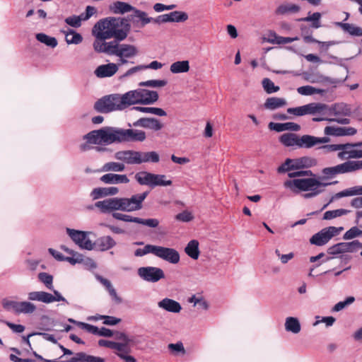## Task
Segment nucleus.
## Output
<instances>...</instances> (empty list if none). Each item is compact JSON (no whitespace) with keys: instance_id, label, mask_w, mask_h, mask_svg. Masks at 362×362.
Instances as JSON below:
<instances>
[{"instance_id":"1","label":"nucleus","mask_w":362,"mask_h":362,"mask_svg":"<svg viewBox=\"0 0 362 362\" xmlns=\"http://www.w3.org/2000/svg\"><path fill=\"white\" fill-rule=\"evenodd\" d=\"M361 170L362 160H346L335 166L323 168L322 177L313 176L303 179L287 180L284 181V187L295 194L308 192L304 194V197L310 199L322 194L325 187L332 184L324 182L323 180L334 178L339 174L350 173Z\"/></svg>"},{"instance_id":"2","label":"nucleus","mask_w":362,"mask_h":362,"mask_svg":"<svg viewBox=\"0 0 362 362\" xmlns=\"http://www.w3.org/2000/svg\"><path fill=\"white\" fill-rule=\"evenodd\" d=\"M28 300L17 301L4 298L1 301L3 308L7 311H12L17 315H30L37 310L36 305L32 301L41 302L45 304L62 301L68 304L66 299L58 291H54V294L43 291H34L28 293Z\"/></svg>"},{"instance_id":"3","label":"nucleus","mask_w":362,"mask_h":362,"mask_svg":"<svg viewBox=\"0 0 362 362\" xmlns=\"http://www.w3.org/2000/svg\"><path fill=\"white\" fill-rule=\"evenodd\" d=\"M92 32L98 33L102 38H114L117 42L122 41L128 35L129 25L123 18L109 17L97 22Z\"/></svg>"},{"instance_id":"4","label":"nucleus","mask_w":362,"mask_h":362,"mask_svg":"<svg viewBox=\"0 0 362 362\" xmlns=\"http://www.w3.org/2000/svg\"><path fill=\"white\" fill-rule=\"evenodd\" d=\"M114 158L124 165H139L143 163L159 161V156L155 151L142 152L134 150H122L114 153Z\"/></svg>"},{"instance_id":"5","label":"nucleus","mask_w":362,"mask_h":362,"mask_svg":"<svg viewBox=\"0 0 362 362\" xmlns=\"http://www.w3.org/2000/svg\"><path fill=\"white\" fill-rule=\"evenodd\" d=\"M125 108L135 104L151 105L158 100V93L155 90L137 88L122 94Z\"/></svg>"},{"instance_id":"6","label":"nucleus","mask_w":362,"mask_h":362,"mask_svg":"<svg viewBox=\"0 0 362 362\" xmlns=\"http://www.w3.org/2000/svg\"><path fill=\"white\" fill-rule=\"evenodd\" d=\"M351 107L344 103H335L329 105L328 117H319L313 118L315 122L328 121L334 122L341 124H348L350 119L347 117L351 114Z\"/></svg>"},{"instance_id":"7","label":"nucleus","mask_w":362,"mask_h":362,"mask_svg":"<svg viewBox=\"0 0 362 362\" xmlns=\"http://www.w3.org/2000/svg\"><path fill=\"white\" fill-rule=\"evenodd\" d=\"M122 95L111 94L97 100L94 105L95 110L101 113H108L125 109Z\"/></svg>"},{"instance_id":"8","label":"nucleus","mask_w":362,"mask_h":362,"mask_svg":"<svg viewBox=\"0 0 362 362\" xmlns=\"http://www.w3.org/2000/svg\"><path fill=\"white\" fill-rule=\"evenodd\" d=\"M115 41L112 53L111 56H115L119 59L117 64L123 65L130 62L131 59H134L139 54L138 48L132 44L122 43Z\"/></svg>"},{"instance_id":"9","label":"nucleus","mask_w":362,"mask_h":362,"mask_svg":"<svg viewBox=\"0 0 362 362\" xmlns=\"http://www.w3.org/2000/svg\"><path fill=\"white\" fill-rule=\"evenodd\" d=\"M148 194V192L132 195L131 197H117V211L132 212L142 209L143 202Z\"/></svg>"},{"instance_id":"10","label":"nucleus","mask_w":362,"mask_h":362,"mask_svg":"<svg viewBox=\"0 0 362 362\" xmlns=\"http://www.w3.org/2000/svg\"><path fill=\"white\" fill-rule=\"evenodd\" d=\"M135 179L140 185H148L151 187L172 185V181L166 180L165 175L153 174L146 171L137 173L135 175Z\"/></svg>"},{"instance_id":"11","label":"nucleus","mask_w":362,"mask_h":362,"mask_svg":"<svg viewBox=\"0 0 362 362\" xmlns=\"http://www.w3.org/2000/svg\"><path fill=\"white\" fill-rule=\"evenodd\" d=\"M344 230L343 227L329 226L313 235L310 243L317 246L327 244L333 237L338 235Z\"/></svg>"},{"instance_id":"12","label":"nucleus","mask_w":362,"mask_h":362,"mask_svg":"<svg viewBox=\"0 0 362 362\" xmlns=\"http://www.w3.org/2000/svg\"><path fill=\"white\" fill-rule=\"evenodd\" d=\"M66 231L69 237L80 248L87 250H91L93 249L94 244L88 238V235L90 234L89 232L71 229L69 228H66Z\"/></svg>"},{"instance_id":"13","label":"nucleus","mask_w":362,"mask_h":362,"mask_svg":"<svg viewBox=\"0 0 362 362\" xmlns=\"http://www.w3.org/2000/svg\"><path fill=\"white\" fill-rule=\"evenodd\" d=\"M337 158L341 160L362 158V149L358 148L356 143L339 144Z\"/></svg>"},{"instance_id":"14","label":"nucleus","mask_w":362,"mask_h":362,"mask_svg":"<svg viewBox=\"0 0 362 362\" xmlns=\"http://www.w3.org/2000/svg\"><path fill=\"white\" fill-rule=\"evenodd\" d=\"M279 141L286 147L308 148V134L300 136L293 133H286L279 137Z\"/></svg>"},{"instance_id":"15","label":"nucleus","mask_w":362,"mask_h":362,"mask_svg":"<svg viewBox=\"0 0 362 362\" xmlns=\"http://www.w3.org/2000/svg\"><path fill=\"white\" fill-rule=\"evenodd\" d=\"M83 139L87 141V144L80 146L82 151H86L90 148L88 144L106 146L104 127L90 132L83 136Z\"/></svg>"},{"instance_id":"16","label":"nucleus","mask_w":362,"mask_h":362,"mask_svg":"<svg viewBox=\"0 0 362 362\" xmlns=\"http://www.w3.org/2000/svg\"><path fill=\"white\" fill-rule=\"evenodd\" d=\"M153 255L173 264H177L180 259L179 252L171 247L154 245Z\"/></svg>"},{"instance_id":"17","label":"nucleus","mask_w":362,"mask_h":362,"mask_svg":"<svg viewBox=\"0 0 362 362\" xmlns=\"http://www.w3.org/2000/svg\"><path fill=\"white\" fill-rule=\"evenodd\" d=\"M362 247V243L358 240L352 242H344L335 244L327 249L329 255H338L346 252H354L358 248Z\"/></svg>"},{"instance_id":"18","label":"nucleus","mask_w":362,"mask_h":362,"mask_svg":"<svg viewBox=\"0 0 362 362\" xmlns=\"http://www.w3.org/2000/svg\"><path fill=\"white\" fill-rule=\"evenodd\" d=\"M138 275L144 281L149 282H157L165 276L163 271L155 267H140L138 269Z\"/></svg>"},{"instance_id":"19","label":"nucleus","mask_w":362,"mask_h":362,"mask_svg":"<svg viewBox=\"0 0 362 362\" xmlns=\"http://www.w3.org/2000/svg\"><path fill=\"white\" fill-rule=\"evenodd\" d=\"M189 18L188 14L185 11H174L168 13L160 15L155 18V23H183Z\"/></svg>"},{"instance_id":"20","label":"nucleus","mask_w":362,"mask_h":362,"mask_svg":"<svg viewBox=\"0 0 362 362\" xmlns=\"http://www.w3.org/2000/svg\"><path fill=\"white\" fill-rule=\"evenodd\" d=\"M146 138V133L143 130L120 128V143L142 142Z\"/></svg>"},{"instance_id":"21","label":"nucleus","mask_w":362,"mask_h":362,"mask_svg":"<svg viewBox=\"0 0 362 362\" xmlns=\"http://www.w3.org/2000/svg\"><path fill=\"white\" fill-rule=\"evenodd\" d=\"M93 35L95 37V40L93 42V47L94 50L98 53H105L107 55L111 56L114 45L116 40L110 42H106L107 38H102L98 35V33L92 32Z\"/></svg>"},{"instance_id":"22","label":"nucleus","mask_w":362,"mask_h":362,"mask_svg":"<svg viewBox=\"0 0 362 362\" xmlns=\"http://www.w3.org/2000/svg\"><path fill=\"white\" fill-rule=\"evenodd\" d=\"M119 66V64L113 62L100 64L95 68L93 74L98 78H110L118 71Z\"/></svg>"},{"instance_id":"23","label":"nucleus","mask_w":362,"mask_h":362,"mask_svg":"<svg viewBox=\"0 0 362 362\" xmlns=\"http://www.w3.org/2000/svg\"><path fill=\"white\" fill-rule=\"evenodd\" d=\"M357 130L352 127L327 126L324 129L326 136H344L356 134Z\"/></svg>"},{"instance_id":"24","label":"nucleus","mask_w":362,"mask_h":362,"mask_svg":"<svg viewBox=\"0 0 362 362\" xmlns=\"http://www.w3.org/2000/svg\"><path fill=\"white\" fill-rule=\"evenodd\" d=\"M134 127H141L153 131H159L163 127V124L159 119L155 117L140 118L133 123Z\"/></svg>"},{"instance_id":"25","label":"nucleus","mask_w":362,"mask_h":362,"mask_svg":"<svg viewBox=\"0 0 362 362\" xmlns=\"http://www.w3.org/2000/svg\"><path fill=\"white\" fill-rule=\"evenodd\" d=\"M100 180L106 185L127 184L129 179L125 174L107 173L100 177Z\"/></svg>"},{"instance_id":"26","label":"nucleus","mask_w":362,"mask_h":362,"mask_svg":"<svg viewBox=\"0 0 362 362\" xmlns=\"http://www.w3.org/2000/svg\"><path fill=\"white\" fill-rule=\"evenodd\" d=\"M158 307L164 311L179 313L182 310V306L179 302L169 298H164L157 303Z\"/></svg>"},{"instance_id":"27","label":"nucleus","mask_w":362,"mask_h":362,"mask_svg":"<svg viewBox=\"0 0 362 362\" xmlns=\"http://www.w3.org/2000/svg\"><path fill=\"white\" fill-rule=\"evenodd\" d=\"M94 206L103 214H109L117 211V197L98 201L94 204Z\"/></svg>"},{"instance_id":"28","label":"nucleus","mask_w":362,"mask_h":362,"mask_svg":"<svg viewBox=\"0 0 362 362\" xmlns=\"http://www.w3.org/2000/svg\"><path fill=\"white\" fill-rule=\"evenodd\" d=\"M268 127L269 129L276 132H281L284 131L298 132L300 129V126L299 124L292 122L286 123L270 122Z\"/></svg>"},{"instance_id":"29","label":"nucleus","mask_w":362,"mask_h":362,"mask_svg":"<svg viewBox=\"0 0 362 362\" xmlns=\"http://www.w3.org/2000/svg\"><path fill=\"white\" fill-rule=\"evenodd\" d=\"M104 131L106 146L115 143H120V128L113 127H105Z\"/></svg>"},{"instance_id":"30","label":"nucleus","mask_w":362,"mask_h":362,"mask_svg":"<svg viewBox=\"0 0 362 362\" xmlns=\"http://www.w3.org/2000/svg\"><path fill=\"white\" fill-rule=\"evenodd\" d=\"M133 13H134L131 15V18L133 21V23H139V21L134 20V18H137L140 23L139 27H144L146 24H148L150 23H155V18L148 17L147 13H146L145 11L134 8Z\"/></svg>"},{"instance_id":"31","label":"nucleus","mask_w":362,"mask_h":362,"mask_svg":"<svg viewBox=\"0 0 362 362\" xmlns=\"http://www.w3.org/2000/svg\"><path fill=\"white\" fill-rule=\"evenodd\" d=\"M66 362H105V359L100 356L88 355L85 352H78Z\"/></svg>"},{"instance_id":"32","label":"nucleus","mask_w":362,"mask_h":362,"mask_svg":"<svg viewBox=\"0 0 362 362\" xmlns=\"http://www.w3.org/2000/svg\"><path fill=\"white\" fill-rule=\"evenodd\" d=\"M293 168H295L296 170L311 168L317 164L316 159L310 156H303L293 159Z\"/></svg>"},{"instance_id":"33","label":"nucleus","mask_w":362,"mask_h":362,"mask_svg":"<svg viewBox=\"0 0 362 362\" xmlns=\"http://www.w3.org/2000/svg\"><path fill=\"white\" fill-rule=\"evenodd\" d=\"M285 330L293 334H298L301 330V325L296 317H287L284 322Z\"/></svg>"},{"instance_id":"34","label":"nucleus","mask_w":362,"mask_h":362,"mask_svg":"<svg viewBox=\"0 0 362 362\" xmlns=\"http://www.w3.org/2000/svg\"><path fill=\"white\" fill-rule=\"evenodd\" d=\"M71 255V257H65L64 261L68 262L72 265L84 262L86 264H90V266L93 268L96 267V264L93 259L90 258L84 259L83 256L78 252H74Z\"/></svg>"},{"instance_id":"35","label":"nucleus","mask_w":362,"mask_h":362,"mask_svg":"<svg viewBox=\"0 0 362 362\" xmlns=\"http://www.w3.org/2000/svg\"><path fill=\"white\" fill-rule=\"evenodd\" d=\"M310 115H320L321 117H328L329 105L322 103H308Z\"/></svg>"},{"instance_id":"36","label":"nucleus","mask_w":362,"mask_h":362,"mask_svg":"<svg viewBox=\"0 0 362 362\" xmlns=\"http://www.w3.org/2000/svg\"><path fill=\"white\" fill-rule=\"evenodd\" d=\"M134 6L132 5L123 2V1H115L110 6V10L116 14H124L125 13H128L134 10Z\"/></svg>"},{"instance_id":"37","label":"nucleus","mask_w":362,"mask_h":362,"mask_svg":"<svg viewBox=\"0 0 362 362\" xmlns=\"http://www.w3.org/2000/svg\"><path fill=\"white\" fill-rule=\"evenodd\" d=\"M356 195H362V186H354L335 194L332 197L330 202L335 199H339L344 197H351Z\"/></svg>"},{"instance_id":"38","label":"nucleus","mask_w":362,"mask_h":362,"mask_svg":"<svg viewBox=\"0 0 362 362\" xmlns=\"http://www.w3.org/2000/svg\"><path fill=\"white\" fill-rule=\"evenodd\" d=\"M96 243L101 251L110 250L117 245L116 241L110 235L99 238Z\"/></svg>"},{"instance_id":"39","label":"nucleus","mask_w":362,"mask_h":362,"mask_svg":"<svg viewBox=\"0 0 362 362\" xmlns=\"http://www.w3.org/2000/svg\"><path fill=\"white\" fill-rule=\"evenodd\" d=\"M286 105V101L284 98L271 97L266 100L264 106L266 109L274 110Z\"/></svg>"},{"instance_id":"40","label":"nucleus","mask_w":362,"mask_h":362,"mask_svg":"<svg viewBox=\"0 0 362 362\" xmlns=\"http://www.w3.org/2000/svg\"><path fill=\"white\" fill-rule=\"evenodd\" d=\"M199 245L197 240H190L185 248V253L192 259H197L200 254Z\"/></svg>"},{"instance_id":"41","label":"nucleus","mask_w":362,"mask_h":362,"mask_svg":"<svg viewBox=\"0 0 362 362\" xmlns=\"http://www.w3.org/2000/svg\"><path fill=\"white\" fill-rule=\"evenodd\" d=\"M189 62L187 60L177 61L171 64L170 71L171 73L177 74L187 73L189 70Z\"/></svg>"},{"instance_id":"42","label":"nucleus","mask_w":362,"mask_h":362,"mask_svg":"<svg viewBox=\"0 0 362 362\" xmlns=\"http://www.w3.org/2000/svg\"><path fill=\"white\" fill-rule=\"evenodd\" d=\"M65 35V40L68 45H78L83 41L81 35L72 29L63 31Z\"/></svg>"},{"instance_id":"43","label":"nucleus","mask_w":362,"mask_h":362,"mask_svg":"<svg viewBox=\"0 0 362 362\" xmlns=\"http://www.w3.org/2000/svg\"><path fill=\"white\" fill-rule=\"evenodd\" d=\"M337 26L340 27L344 31L347 32L351 35L362 36V28L353 24L336 22Z\"/></svg>"},{"instance_id":"44","label":"nucleus","mask_w":362,"mask_h":362,"mask_svg":"<svg viewBox=\"0 0 362 362\" xmlns=\"http://www.w3.org/2000/svg\"><path fill=\"white\" fill-rule=\"evenodd\" d=\"M126 169V165L122 162L110 161L105 163L102 168L101 172H123Z\"/></svg>"},{"instance_id":"45","label":"nucleus","mask_w":362,"mask_h":362,"mask_svg":"<svg viewBox=\"0 0 362 362\" xmlns=\"http://www.w3.org/2000/svg\"><path fill=\"white\" fill-rule=\"evenodd\" d=\"M300 11V6L293 4H283L276 9V14L285 15L288 13H295Z\"/></svg>"},{"instance_id":"46","label":"nucleus","mask_w":362,"mask_h":362,"mask_svg":"<svg viewBox=\"0 0 362 362\" xmlns=\"http://www.w3.org/2000/svg\"><path fill=\"white\" fill-rule=\"evenodd\" d=\"M132 110L143 113L155 115L160 117H164L167 115L166 112L160 107L136 106L134 107Z\"/></svg>"},{"instance_id":"47","label":"nucleus","mask_w":362,"mask_h":362,"mask_svg":"<svg viewBox=\"0 0 362 362\" xmlns=\"http://www.w3.org/2000/svg\"><path fill=\"white\" fill-rule=\"evenodd\" d=\"M188 303L193 304L194 307L199 306V308L207 310L209 308V303L200 295H192L187 300Z\"/></svg>"},{"instance_id":"48","label":"nucleus","mask_w":362,"mask_h":362,"mask_svg":"<svg viewBox=\"0 0 362 362\" xmlns=\"http://www.w3.org/2000/svg\"><path fill=\"white\" fill-rule=\"evenodd\" d=\"M35 37L40 42L52 48H54L57 45V40L55 37L49 36L45 33H37L36 34Z\"/></svg>"},{"instance_id":"49","label":"nucleus","mask_w":362,"mask_h":362,"mask_svg":"<svg viewBox=\"0 0 362 362\" xmlns=\"http://www.w3.org/2000/svg\"><path fill=\"white\" fill-rule=\"evenodd\" d=\"M271 36L272 38L269 40V42L272 44H277V45H284L291 43L293 41H296L299 40L298 37H282L277 35L275 33H273L271 34Z\"/></svg>"},{"instance_id":"50","label":"nucleus","mask_w":362,"mask_h":362,"mask_svg":"<svg viewBox=\"0 0 362 362\" xmlns=\"http://www.w3.org/2000/svg\"><path fill=\"white\" fill-rule=\"evenodd\" d=\"M351 212L350 210L345 209H338L332 211H327L323 215V219L332 220L337 217L346 215Z\"/></svg>"},{"instance_id":"51","label":"nucleus","mask_w":362,"mask_h":362,"mask_svg":"<svg viewBox=\"0 0 362 362\" xmlns=\"http://www.w3.org/2000/svg\"><path fill=\"white\" fill-rule=\"evenodd\" d=\"M38 279L42 282L46 288L53 291L52 294H54V286H53V276L46 272H40L38 274Z\"/></svg>"},{"instance_id":"52","label":"nucleus","mask_w":362,"mask_h":362,"mask_svg":"<svg viewBox=\"0 0 362 362\" xmlns=\"http://www.w3.org/2000/svg\"><path fill=\"white\" fill-rule=\"evenodd\" d=\"M115 354L121 358L131 351L130 343L115 342L114 349Z\"/></svg>"},{"instance_id":"53","label":"nucleus","mask_w":362,"mask_h":362,"mask_svg":"<svg viewBox=\"0 0 362 362\" xmlns=\"http://www.w3.org/2000/svg\"><path fill=\"white\" fill-rule=\"evenodd\" d=\"M321 13L319 12L313 13L311 15H309L308 16L305 18H303L300 19L299 21H305V22H311L312 23V27L313 28H320L321 23H320V18H321Z\"/></svg>"},{"instance_id":"54","label":"nucleus","mask_w":362,"mask_h":362,"mask_svg":"<svg viewBox=\"0 0 362 362\" xmlns=\"http://www.w3.org/2000/svg\"><path fill=\"white\" fill-rule=\"evenodd\" d=\"M329 141L330 139L328 136L317 137L308 134V148H313L320 144H327Z\"/></svg>"},{"instance_id":"55","label":"nucleus","mask_w":362,"mask_h":362,"mask_svg":"<svg viewBox=\"0 0 362 362\" xmlns=\"http://www.w3.org/2000/svg\"><path fill=\"white\" fill-rule=\"evenodd\" d=\"M287 112L296 116L310 115L309 105L307 104L296 107H289L287 109Z\"/></svg>"},{"instance_id":"56","label":"nucleus","mask_w":362,"mask_h":362,"mask_svg":"<svg viewBox=\"0 0 362 362\" xmlns=\"http://www.w3.org/2000/svg\"><path fill=\"white\" fill-rule=\"evenodd\" d=\"M262 86L264 90L268 94H271L273 93H276L279 90V87L275 86L274 82L272 81L269 78H265L262 80Z\"/></svg>"},{"instance_id":"57","label":"nucleus","mask_w":362,"mask_h":362,"mask_svg":"<svg viewBox=\"0 0 362 362\" xmlns=\"http://www.w3.org/2000/svg\"><path fill=\"white\" fill-rule=\"evenodd\" d=\"M166 80H148L139 83V86H147L152 88H160L163 87L167 84Z\"/></svg>"},{"instance_id":"58","label":"nucleus","mask_w":362,"mask_h":362,"mask_svg":"<svg viewBox=\"0 0 362 362\" xmlns=\"http://www.w3.org/2000/svg\"><path fill=\"white\" fill-rule=\"evenodd\" d=\"M362 235V230L357 226H353L349 229L343 235V238L346 240H352Z\"/></svg>"},{"instance_id":"59","label":"nucleus","mask_w":362,"mask_h":362,"mask_svg":"<svg viewBox=\"0 0 362 362\" xmlns=\"http://www.w3.org/2000/svg\"><path fill=\"white\" fill-rule=\"evenodd\" d=\"M354 301L355 298L353 296H349L346 298L344 300L339 301V303L335 304V305L332 308V310L334 312H339L345 308L347 305H349L351 303H353Z\"/></svg>"},{"instance_id":"60","label":"nucleus","mask_w":362,"mask_h":362,"mask_svg":"<svg viewBox=\"0 0 362 362\" xmlns=\"http://www.w3.org/2000/svg\"><path fill=\"white\" fill-rule=\"evenodd\" d=\"M96 13V8L91 6H88L86 8V11L78 16L80 18L81 23L82 21H86L90 19Z\"/></svg>"},{"instance_id":"61","label":"nucleus","mask_w":362,"mask_h":362,"mask_svg":"<svg viewBox=\"0 0 362 362\" xmlns=\"http://www.w3.org/2000/svg\"><path fill=\"white\" fill-rule=\"evenodd\" d=\"M293 162L291 158H286L285 162L283 163L278 168L277 172L279 173H284L286 172H289L291 170H296L295 168H293Z\"/></svg>"},{"instance_id":"62","label":"nucleus","mask_w":362,"mask_h":362,"mask_svg":"<svg viewBox=\"0 0 362 362\" xmlns=\"http://www.w3.org/2000/svg\"><path fill=\"white\" fill-rule=\"evenodd\" d=\"M112 217L117 220L122 221L124 222H132L136 223L137 217H133L130 215H127L125 214H121L118 212H114L112 214Z\"/></svg>"},{"instance_id":"63","label":"nucleus","mask_w":362,"mask_h":362,"mask_svg":"<svg viewBox=\"0 0 362 362\" xmlns=\"http://www.w3.org/2000/svg\"><path fill=\"white\" fill-rule=\"evenodd\" d=\"M90 197L93 200H97L103 197H106L105 187L94 188L90 193Z\"/></svg>"},{"instance_id":"64","label":"nucleus","mask_w":362,"mask_h":362,"mask_svg":"<svg viewBox=\"0 0 362 362\" xmlns=\"http://www.w3.org/2000/svg\"><path fill=\"white\" fill-rule=\"evenodd\" d=\"M153 245H146L144 248H138L134 251V256L143 257L147 254L153 253Z\"/></svg>"}]
</instances>
